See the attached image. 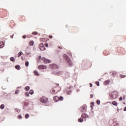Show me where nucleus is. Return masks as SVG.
<instances>
[{
	"mask_svg": "<svg viewBox=\"0 0 126 126\" xmlns=\"http://www.w3.org/2000/svg\"><path fill=\"white\" fill-rule=\"evenodd\" d=\"M64 58H65L66 61H67V64H68L69 66H73V64L72 63V62L71 61V59L68 57V55L66 54H64L63 55Z\"/></svg>",
	"mask_w": 126,
	"mask_h": 126,
	"instance_id": "obj_1",
	"label": "nucleus"
},
{
	"mask_svg": "<svg viewBox=\"0 0 126 126\" xmlns=\"http://www.w3.org/2000/svg\"><path fill=\"white\" fill-rule=\"evenodd\" d=\"M23 104H24V105L23 106V109L25 111H30L31 110V108H30V107L29 106V103L27 101H24L23 102Z\"/></svg>",
	"mask_w": 126,
	"mask_h": 126,
	"instance_id": "obj_2",
	"label": "nucleus"
},
{
	"mask_svg": "<svg viewBox=\"0 0 126 126\" xmlns=\"http://www.w3.org/2000/svg\"><path fill=\"white\" fill-rule=\"evenodd\" d=\"M49 68L52 69L53 72L55 71H57L59 70V66L56 64H51L49 65Z\"/></svg>",
	"mask_w": 126,
	"mask_h": 126,
	"instance_id": "obj_3",
	"label": "nucleus"
},
{
	"mask_svg": "<svg viewBox=\"0 0 126 126\" xmlns=\"http://www.w3.org/2000/svg\"><path fill=\"white\" fill-rule=\"evenodd\" d=\"M81 118H82V119L79 118L78 120V121L79 122V123H82V122H83V120H85V121H86V119L87 118H89V116H88V115L85 113V114L83 113L82 114Z\"/></svg>",
	"mask_w": 126,
	"mask_h": 126,
	"instance_id": "obj_4",
	"label": "nucleus"
},
{
	"mask_svg": "<svg viewBox=\"0 0 126 126\" xmlns=\"http://www.w3.org/2000/svg\"><path fill=\"white\" fill-rule=\"evenodd\" d=\"M110 99H117L118 98V92H113L110 94Z\"/></svg>",
	"mask_w": 126,
	"mask_h": 126,
	"instance_id": "obj_5",
	"label": "nucleus"
},
{
	"mask_svg": "<svg viewBox=\"0 0 126 126\" xmlns=\"http://www.w3.org/2000/svg\"><path fill=\"white\" fill-rule=\"evenodd\" d=\"M52 73H53V74H55V75H61V74H63V72L62 71H59V70H58L57 71H54L52 72Z\"/></svg>",
	"mask_w": 126,
	"mask_h": 126,
	"instance_id": "obj_6",
	"label": "nucleus"
},
{
	"mask_svg": "<svg viewBox=\"0 0 126 126\" xmlns=\"http://www.w3.org/2000/svg\"><path fill=\"white\" fill-rule=\"evenodd\" d=\"M39 49L40 51H45L46 50V47L44 46V43H40L39 46Z\"/></svg>",
	"mask_w": 126,
	"mask_h": 126,
	"instance_id": "obj_7",
	"label": "nucleus"
},
{
	"mask_svg": "<svg viewBox=\"0 0 126 126\" xmlns=\"http://www.w3.org/2000/svg\"><path fill=\"white\" fill-rule=\"evenodd\" d=\"M41 60L43 61L44 63H51V60L46 59L45 57H43Z\"/></svg>",
	"mask_w": 126,
	"mask_h": 126,
	"instance_id": "obj_8",
	"label": "nucleus"
},
{
	"mask_svg": "<svg viewBox=\"0 0 126 126\" xmlns=\"http://www.w3.org/2000/svg\"><path fill=\"white\" fill-rule=\"evenodd\" d=\"M48 98H47L46 100H45L43 98H41L40 99V102L41 103H43V104H48V103H49V100Z\"/></svg>",
	"mask_w": 126,
	"mask_h": 126,
	"instance_id": "obj_9",
	"label": "nucleus"
},
{
	"mask_svg": "<svg viewBox=\"0 0 126 126\" xmlns=\"http://www.w3.org/2000/svg\"><path fill=\"white\" fill-rule=\"evenodd\" d=\"M120 124H119L117 122H113V123L111 124V126H119Z\"/></svg>",
	"mask_w": 126,
	"mask_h": 126,
	"instance_id": "obj_10",
	"label": "nucleus"
},
{
	"mask_svg": "<svg viewBox=\"0 0 126 126\" xmlns=\"http://www.w3.org/2000/svg\"><path fill=\"white\" fill-rule=\"evenodd\" d=\"M63 92L64 93H65V92H67V95H70V93H71L72 91L71 90L70 91L64 90Z\"/></svg>",
	"mask_w": 126,
	"mask_h": 126,
	"instance_id": "obj_11",
	"label": "nucleus"
},
{
	"mask_svg": "<svg viewBox=\"0 0 126 126\" xmlns=\"http://www.w3.org/2000/svg\"><path fill=\"white\" fill-rule=\"evenodd\" d=\"M54 101H55V102H58V101L60 100V97H59L58 96H55L54 97Z\"/></svg>",
	"mask_w": 126,
	"mask_h": 126,
	"instance_id": "obj_12",
	"label": "nucleus"
},
{
	"mask_svg": "<svg viewBox=\"0 0 126 126\" xmlns=\"http://www.w3.org/2000/svg\"><path fill=\"white\" fill-rule=\"evenodd\" d=\"M33 73H34V75H36V76H39V75H40V74H39V73H38L37 70H34L33 71Z\"/></svg>",
	"mask_w": 126,
	"mask_h": 126,
	"instance_id": "obj_13",
	"label": "nucleus"
},
{
	"mask_svg": "<svg viewBox=\"0 0 126 126\" xmlns=\"http://www.w3.org/2000/svg\"><path fill=\"white\" fill-rule=\"evenodd\" d=\"M82 108L84 111H86V110H87V106H86V104H84Z\"/></svg>",
	"mask_w": 126,
	"mask_h": 126,
	"instance_id": "obj_14",
	"label": "nucleus"
},
{
	"mask_svg": "<svg viewBox=\"0 0 126 126\" xmlns=\"http://www.w3.org/2000/svg\"><path fill=\"white\" fill-rule=\"evenodd\" d=\"M14 110H15V112H16L17 113H18V114H19V113L21 112V110H20V109L18 108H15Z\"/></svg>",
	"mask_w": 126,
	"mask_h": 126,
	"instance_id": "obj_15",
	"label": "nucleus"
},
{
	"mask_svg": "<svg viewBox=\"0 0 126 126\" xmlns=\"http://www.w3.org/2000/svg\"><path fill=\"white\" fill-rule=\"evenodd\" d=\"M10 60L11 62H13V63H15V58L14 57H12L10 58Z\"/></svg>",
	"mask_w": 126,
	"mask_h": 126,
	"instance_id": "obj_16",
	"label": "nucleus"
},
{
	"mask_svg": "<svg viewBox=\"0 0 126 126\" xmlns=\"http://www.w3.org/2000/svg\"><path fill=\"white\" fill-rule=\"evenodd\" d=\"M15 67L16 69H17L18 70H20V65H16Z\"/></svg>",
	"mask_w": 126,
	"mask_h": 126,
	"instance_id": "obj_17",
	"label": "nucleus"
},
{
	"mask_svg": "<svg viewBox=\"0 0 126 126\" xmlns=\"http://www.w3.org/2000/svg\"><path fill=\"white\" fill-rule=\"evenodd\" d=\"M111 82V80H107L105 81V83L106 85H108Z\"/></svg>",
	"mask_w": 126,
	"mask_h": 126,
	"instance_id": "obj_18",
	"label": "nucleus"
},
{
	"mask_svg": "<svg viewBox=\"0 0 126 126\" xmlns=\"http://www.w3.org/2000/svg\"><path fill=\"white\" fill-rule=\"evenodd\" d=\"M25 90L26 91H29L30 90V86H27L25 88Z\"/></svg>",
	"mask_w": 126,
	"mask_h": 126,
	"instance_id": "obj_19",
	"label": "nucleus"
},
{
	"mask_svg": "<svg viewBox=\"0 0 126 126\" xmlns=\"http://www.w3.org/2000/svg\"><path fill=\"white\" fill-rule=\"evenodd\" d=\"M30 45L31 46V47H32V46H34V41L32 40L30 42Z\"/></svg>",
	"mask_w": 126,
	"mask_h": 126,
	"instance_id": "obj_20",
	"label": "nucleus"
},
{
	"mask_svg": "<svg viewBox=\"0 0 126 126\" xmlns=\"http://www.w3.org/2000/svg\"><path fill=\"white\" fill-rule=\"evenodd\" d=\"M22 55H23V52L21 51V52H19V53L18 54V57L19 58V57H21V56H22Z\"/></svg>",
	"mask_w": 126,
	"mask_h": 126,
	"instance_id": "obj_21",
	"label": "nucleus"
},
{
	"mask_svg": "<svg viewBox=\"0 0 126 126\" xmlns=\"http://www.w3.org/2000/svg\"><path fill=\"white\" fill-rule=\"evenodd\" d=\"M2 44H0V48L1 49L2 48H3L4 46V42H1Z\"/></svg>",
	"mask_w": 126,
	"mask_h": 126,
	"instance_id": "obj_22",
	"label": "nucleus"
},
{
	"mask_svg": "<svg viewBox=\"0 0 126 126\" xmlns=\"http://www.w3.org/2000/svg\"><path fill=\"white\" fill-rule=\"evenodd\" d=\"M112 104L114 105V106H118V102L117 101H113L112 102Z\"/></svg>",
	"mask_w": 126,
	"mask_h": 126,
	"instance_id": "obj_23",
	"label": "nucleus"
},
{
	"mask_svg": "<svg viewBox=\"0 0 126 126\" xmlns=\"http://www.w3.org/2000/svg\"><path fill=\"white\" fill-rule=\"evenodd\" d=\"M29 93L31 95H33V94H34V91H33V90H31Z\"/></svg>",
	"mask_w": 126,
	"mask_h": 126,
	"instance_id": "obj_24",
	"label": "nucleus"
},
{
	"mask_svg": "<svg viewBox=\"0 0 126 126\" xmlns=\"http://www.w3.org/2000/svg\"><path fill=\"white\" fill-rule=\"evenodd\" d=\"M0 109L3 110V109H4V104H1L0 106Z\"/></svg>",
	"mask_w": 126,
	"mask_h": 126,
	"instance_id": "obj_25",
	"label": "nucleus"
},
{
	"mask_svg": "<svg viewBox=\"0 0 126 126\" xmlns=\"http://www.w3.org/2000/svg\"><path fill=\"white\" fill-rule=\"evenodd\" d=\"M113 76L114 77H116L117 76V72H113L112 73Z\"/></svg>",
	"mask_w": 126,
	"mask_h": 126,
	"instance_id": "obj_26",
	"label": "nucleus"
},
{
	"mask_svg": "<svg viewBox=\"0 0 126 126\" xmlns=\"http://www.w3.org/2000/svg\"><path fill=\"white\" fill-rule=\"evenodd\" d=\"M25 65L27 67L29 66V62L26 61L25 63Z\"/></svg>",
	"mask_w": 126,
	"mask_h": 126,
	"instance_id": "obj_27",
	"label": "nucleus"
},
{
	"mask_svg": "<svg viewBox=\"0 0 126 126\" xmlns=\"http://www.w3.org/2000/svg\"><path fill=\"white\" fill-rule=\"evenodd\" d=\"M18 119H19V120H21L22 119V116H21V114L19 115L17 117Z\"/></svg>",
	"mask_w": 126,
	"mask_h": 126,
	"instance_id": "obj_28",
	"label": "nucleus"
},
{
	"mask_svg": "<svg viewBox=\"0 0 126 126\" xmlns=\"http://www.w3.org/2000/svg\"><path fill=\"white\" fill-rule=\"evenodd\" d=\"M29 118V114L27 113L25 115V119H28Z\"/></svg>",
	"mask_w": 126,
	"mask_h": 126,
	"instance_id": "obj_29",
	"label": "nucleus"
},
{
	"mask_svg": "<svg viewBox=\"0 0 126 126\" xmlns=\"http://www.w3.org/2000/svg\"><path fill=\"white\" fill-rule=\"evenodd\" d=\"M38 67L39 69H44V67L42 65H39Z\"/></svg>",
	"mask_w": 126,
	"mask_h": 126,
	"instance_id": "obj_30",
	"label": "nucleus"
},
{
	"mask_svg": "<svg viewBox=\"0 0 126 126\" xmlns=\"http://www.w3.org/2000/svg\"><path fill=\"white\" fill-rule=\"evenodd\" d=\"M108 53H109L108 51H104L103 55H105V56H108Z\"/></svg>",
	"mask_w": 126,
	"mask_h": 126,
	"instance_id": "obj_31",
	"label": "nucleus"
},
{
	"mask_svg": "<svg viewBox=\"0 0 126 126\" xmlns=\"http://www.w3.org/2000/svg\"><path fill=\"white\" fill-rule=\"evenodd\" d=\"M96 104H97L98 105H100V104H101V101H100V100L97 99L96 100Z\"/></svg>",
	"mask_w": 126,
	"mask_h": 126,
	"instance_id": "obj_32",
	"label": "nucleus"
},
{
	"mask_svg": "<svg viewBox=\"0 0 126 126\" xmlns=\"http://www.w3.org/2000/svg\"><path fill=\"white\" fill-rule=\"evenodd\" d=\"M37 34H38V32H32V35H37Z\"/></svg>",
	"mask_w": 126,
	"mask_h": 126,
	"instance_id": "obj_33",
	"label": "nucleus"
},
{
	"mask_svg": "<svg viewBox=\"0 0 126 126\" xmlns=\"http://www.w3.org/2000/svg\"><path fill=\"white\" fill-rule=\"evenodd\" d=\"M59 100H60L61 101H63V97L60 96L59 97Z\"/></svg>",
	"mask_w": 126,
	"mask_h": 126,
	"instance_id": "obj_34",
	"label": "nucleus"
},
{
	"mask_svg": "<svg viewBox=\"0 0 126 126\" xmlns=\"http://www.w3.org/2000/svg\"><path fill=\"white\" fill-rule=\"evenodd\" d=\"M80 111L81 112H83V113H84V112H85V111H84V110H83V108H82V107L80 108Z\"/></svg>",
	"mask_w": 126,
	"mask_h": 126,
	"instance_id": "obj_35",
	"label": "nucleus"
},
{
	"mask_svg": "<svg viewBox=\"0 0 126 126\" xmlns=\"http://www.w3.org/2000/svg\"><path fill=\"white\" fill-rule=\"evenodd\" d=\"M95 84L97 85V86H100V83L99 81L96 82Z\"/></svg>",
	"mask_w": 126,
	"mask_h": 126,
	"instance_id": "obj_36",
	"label": "nucleus"
},
{
	"mask_svg": "<svg viewBox=\"0 0 126 126\" xmlns=\"http://www.w3.org/2000/svg\"><path fill=\"white\" fill-rule=\"evenodd\" d=\"M120 77H121V78H125V77H126V75L121 74Z\"/></svg>",
	"mask_w": 126,
	"mask_h": 126,
	"instance_id": "obj_37",
	"label": "nucleus"
},
{
	"mask_svg": "<svg viewBox=\"0 0 126 126\" xmlns=\"http://www.w3.org/2000/svg\"><path fill=\"white\" fill-rule=\"evenodd\" d=\"M25 95L26 96H27L28 97H29V93H27V92H26L25 94Z\"/></svg>",
	"mask_w": 126,
	"mask_h": 126,
	"instance_id": "obj_38",
	"label": "nucleus"
},
{
	"mask_svg": "<svg viewBox=\"0 0 126 126\" xmlns=\"http://www.w3.org/2000/svg\"><path fill=\"white\" fill-rule=\"evenodd\" d=\"M66 77H69V73L68 72L66 73Z\"/></svg>",
	"mask_w": 126,
	"mask_h": 126,
	"instance_id": "obj_39",
	"label": "nucleus"
},
{
	"mask_svg": "<svg viewBox=\"0 0 126 126\" xmlns=\"http://www.w3.org/2000/svg\"><path fill=\"white\" fill-rule=\"evenodd\" d=\"M18 92H19V90H17L15 91V94H18Z\"/></svg>",
	"mask_w": 126,
	"mask_h": 126,
	"instance_id": "obj_40",
	"label": "nucleus"
},
{
	"mask_svg": "<svg viewBox=\"0 0 126 126\" xmlns=\"http://www.w3.org/2000/svg\"><path fill=\"white\" fill-rule=\"evenodd\" d=\"M71 88H73V86H70L68 88V89H71Z\"/></svg>",
	"mask_w": 126,
	"mask_h": 126,
	"instance_id": "obj_41",
	"label": "nucleus"
},
{
	"mask_svg": "<svg viewBox=\"0 0 126 126\" xmlns=\"http://www.w3.org/2000/svg\"><path fill=\"white\" fill-rule=\"evenodd\" d=\"M119 101H123V97H122V96H121V97L119 98Z\"/></svg>",
	"mask_w": 126,
	"mask_h": 126,
	"instance_id": "obj_42",
	"label": "nucleus"
},
{
	"mask_svg": "<svg viewBox=\"0 0 126 126\" xmlns=\"http://www.w3.org/2000/svg\"><path fill=\"white\" fill-rule=\"evenodd\" d=\"M26 37H27V36H26V35H24L23 36V39H26Z\"/></svg>",
	"mask_w": 126,
	"mask_h": 126,
	"instance_id": "obj_43",
	"label": "nucleus"
},
{
	"mask_svg": "<svg viewBox=\"0 0 126 126\" xmlns=\"http://www.w3.org/2000/svg\"><path fill=\"white\" fill-rule=\"evenodd\" d=\"M45 46L46 47V48H48V47H49V44H48V43H45Z\"/></svg>",
	"mask_w": 126,
	"mask_h": 126,
	"instance_id": "obj_44",
	"label": "nucleus"
},
{
	"mask_svg": "<svg viewBox=\"0 0 126 126\" xmlns=\"http://www.w3.org/2000/svg\"><path fill=\"white\" fill-rule=\"evenodd\" d=\"M52 93H55V92H56V90H52Z\"/></svg>",
	"mask_w": 126,
	"mask_h": 126,
	"instance_id": "obj_45",
	"label": "nucleus"
},
{
	"mask_svg": "<svg viewBox=\"0 0 126 126\" xmlns=\"http://www.w3.org/2000/svg\"><path fill=\"white\" fill-rule=\"evenodd\" d=\"M92 86H93V85L92 84V83H90V87H92Z\"/></svg>",
	"mask_w": 126,
	"mask_h": 126,
	"instance_id": "obj_46",
	"label": "nucleus"
},
{
	"mask_svg": "<svg viewBox=\"0 0 126 126\" xmlns=\"http://www.w3.org/2000/svg\"><path fill=\"white\" fill-rule=\"evenodd\" d=\"M26 54H27V55H30L31 53L30 52H26Z\"/></svg>",
	"mask_w": 126,
	"mask_h": 126,
	"instance_id": "obj_47",
	"label": "nucleus"
},
{
	"mask_svg": "<svg viewBox=\"0 0 126 126\" xmlns=\"http://www.w3.org/2000/svg\"><path fill=\"white\" fill-rule=\"evenodd\" d=\"M49 37L50 39H52L53 38V35H49Z\"/></svg>",
	"mask_w": 126,
	"mask_h": 126,
	"instance_id": "obj_48",
	"label": "nucleus"
},
{
	"mask_svg": "<svg viewBox=\"0 0 126 126\" xmlns=\"http://www.w3.org/2000/svg\"><path fill=\"white\" fill-rule=\"evenodd\" d=\"M124 111L125 112L126 111V106L124 107Z\"/></svg>",
	"mask_w": 126,
	"mask_h": 126,
	"instance_id": "obj_49",
	"label": "nucleus"
},
{
	"mask_svg": "<svg viewBox=\"0 0 126 126\" xmlns=\"http://www.w3.org/2000/svg\"><path fill=\"white\" fill-rule=\"evenodd\" d=\"M14 35V34H13L12 35H11L10 36V38H11V39H12L13 38V36Z\"/></svg>",
	"mask_w": 126,
	"mask_h": 126,
	"instance_id": "obj_50",
	"label": "nucleus"
},
{
	"mask_svg": "<svg viewBox=\"0 0 126 126\" xmlns=\"http://www.w3.org/2000/svg\"><path fill=\"white\" fill-rule=\"evenodd\" d=\"M91 98H92L93 97V94L90 95Z\"/></svg>",
	"mask_w": 126,
	"mask_h": 126,
	"instance_id": "obj_51",
	"label": "nucleus"
},
{
	"mask_svg": "<svg viewBox=\"0 0 126 126\" xmlns=\"http://www.w3.org/2000/svg\"><path fill=\"white\" fill-rule=\"evenodd\" d=\"M59 49H60V50H62V49H63V47L61 46H59Z\"/></svg>",
	"mask_w": 126,
	"mask_h": 126,
	"instance_id": "obj_52",
	"label": "nucleus"
},
{
	"mask_svg": "<svg viewBox=\"0 0 126 126\" xmlns=\"http://www.w3.org/2000/svg\"><path fill=\"white\" fill-rule=\"evenodd\" d=\"M1 71H2V72L4 71V69L1 70Z\"/></svg>",
	"mask_w": 126,
	"mask_h": 126,
	"instance_id": "obj_53",
	"label": "nucleus"
},
{
	"mask_svg": "<svg viewBox=\"0 0 126 126\" xmlns=\"http://www.w3.org/2000/svg\"><path fill=\"white\" fill-rule=\"evenodd\" d=\"M91 108H92V109H93V106L92 105H91Z\"/></svg>",
	"mask_w": 126,
	"mask_h": 126,
	"instance_id": "obj_54",
	"label": "nucleus"
},
{
	"mask_svg": "<svg viewBox=\"0 0 126 126\" xmlns=\"http://www.w3.org/2000/svg\"><path fill=\"white\" fill-rule=\"evenodd\" d=\"M119 108L117 107V112H119Z\"/></svg>",
	"mask_w": 126,
	"mask_h": 126,
	"instance_id": "obj_55",
	"label": "nucleus"
},
{
	"mask_svg": "<svg viewBox=\"0 0 126 126\" xmlns=\"http://www.w3.org/2000/svg\"><path fill=\"white\" fill-rule=\"evenodd\" d=\"M39 59H41V56H39Z\"/></svg>",
	"mask_w": 126,
	"mask_h": 126,
	"instance_id": "obj_56",
	"label": "nucleus"
},
{
	"mask_svg": "<svg viewBox=\"0 0 126 126\" xmlns=\"http://www.w3.org/2000/svg\"><path fill=\"white\" fill-rule=\"evenodd\" d=\"M2 89H3L4 90V89H5V88H3V87H2Z\"/></svg>",
	"mask_w": 126,
	"mask_h": 126,
	"instance_id": "obj_57",
	"label": "nucleus"
},
{
	"mask_svg": "<svg viewBox=\"0 0 126 126\" xmlns=\"http://www.w3.org/2000/svg\"><path fill=\"white\" fill-rule=\"evenodd\" d=\"M113 121H117V119H114L113 120Z\"/></svg>",
	"mask_w": 126,
	"mask_h": 126,
	"instance_id": "obj_58",
	"label": "nucleus"
},
{
	"mask_svg": "<svg viewBox=\"0 0 126 126\" xmlns=\"http://www.w3.org/2000/svg\"><path fill=\"white\" fill-rule=\"evenodd\" d=\"M92 104H93V106H94V102H92Z\"/></svg>",
	"mask_w": 126,
	"mask_h": 126,
	"instance_id": "obj_59",
	"label": "nucleus"
},
{
	"mask_svg": "<svg viewBox=\"0 0 126 126\" xmlns=\"http://www.w3.org/2000/svg\"><path fill=\"white\" fill-rule=\"evenodd\" d=\"M57 85L58 86H59V85H60V84H57Z\"/></svg>",
	"mask_w": 126,
	"mask_h": 126,
	"instance_id": "obj_60",
	"label": "nucleus"
},
{
	"mask_svg": "<svg viewBox=\"0 0 126 126\" xmlns=\"http://www.w3.org/2000/svg\"><path fill=\"white\" fill-rule=\"evenodd\" d=\"M122 110H123V109H122V108H121V109H120V111Z\"/></svg>",
	"mask_w": 126,
	"mask_h": 126,
	"instance_id": "obj_61",
	"label": "nucleus"
},
{
	"mask_svg": "<svg viewBox=\"0 0 126 126\" xmlns=\"http://www.w3.org/2000/svg\"><path fill=\"white\" fill-rule=\"evenodd\" d=\"M123 104H126V103H125V102H123Z\"/></svg>",
	"mask_w": 126,
	"mask_h": 126,
	"instance_id": "obj_62",
	"label": "nucleus"
},
{
	"mask_svg": "<svg viewBox=\"0 0 126 126\" xmlns=\"http://www.w3.org/2000/svg\"><path fill=\"white\" fill-rule=\"evenodd\" d=\"M66 27L67 28V25H66Z\"/></svg>",
	"mask_w": 126,
	"mask_h": 126,
	"instance_id": "obj_63",
	"label": "nucleus"
},
{
	"mask_svg": "<svg viewBox=\"0 0 126 126\" xmlns=\"http://www.w3.org/2000/svg\"><path fill=\"white\" fill-rule=\"evenodd\" d=\"M29 37H30V36H28V38H29Z\"/></svg>",
	"mask_w": 126,
	"mask_h": 126,
	"instance_id": "obj_64",
	"label": "nucleus"
}]
</instances>
